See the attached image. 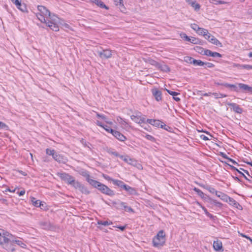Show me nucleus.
Segmentation results:
<instances>
[{
  "instance_id": "nucleus-1",
  "label": "nucleus",
  "mask_w": 252,
  "mask_h": 252,
  "mask_svg": "<svg viewBox=\"0 0 252 252\" xmlns=\"http://www.w3.org/2000/svg\"><path fill=\"white\" fill-rule=\"evenodd\" d=\"M11 238V234L0 229V245L6 251L13 252L15 251V249L9 243L12 240Z\"/></svg>"
},
{
  "instance_id": "nucleus-2",
  "label": "nucleus",
  "mask_w": 252,
  "mask_h": 252,
  "mask_svg": "<svg viewBox=\"0 0 252 252\" xmlns=\"http://www.w3.org/2000/svg\"><path fill=\"white\" fill-rule=\"evenodd\" d=\"M37 9L38 12L36 13V16L37 18L41 21L42 23H46L48 19H52L53 20H55V19H53V15H51V13L49 10H48L45 6L42 5H38L37 7Z\"/></svg>"
},
{
  "instance_id": "nucleus-3",
  "label": "nucleus",
  "mask_w": 252,
  "mask_h": 252,
  "mask_svg": "<svg viewBox=\"0 0 252 252\" xmlns=\"http://www.w3.org/2000/svg\"><path fill=\"white\" fill-rule=\"evenodd\" d=\"M90 185L97 189L101 193L107 195L112 196L115 195L114 191L109 188L107 186L96 181H91Z\"/></svg>"
},
{
  "instance_id": "nucleus-4",
  "label": "nucleus",
  "mask_w": 252,
  "mask_h": 252,
  "mask_svg": "<svg viewBox=\"0 0 252 252\" xmlns=\"http://www.w3.org/2000/svg\"><path fill=\"white\" fill-rule=\"evenodd\" d=\"M165 234L163 230H160L153 238V245L156 248H160L163 246L165 243Z\"/></svg>"
},
{
  "instance_id": "nucleus-5",
  "label": "nucleus",
  "mask_w": 252,
  "mask_h": 252,
  "mask_svg": "<svg viewBox=\"0 0 252 252\" xmlns=\"http://www.w3.org/2000/svg\"><path fill=\"white\" fill-rule=\"evenodd\" d=\"M57 175L62 180L73 187H74L75 183L76 182L73 176L65 172L58 173Z\"/></svg>"
},
{
  "instance_id": "nucleus-6",
  "label": "nucleus",
  "mask_w": 252,
  "mask_h": 252,
  "mask_svg": "<svg viewBox=\"0 0 252 252\" xmlns=\"http://www.w3.org/2000/svg\"><path fill=\"white\" fill-rule=\"evenodd\" d=\"M52 17L53 19H55V20H53L52 19H48V20H47V21L45 23L46 25L48 27H50V29L53 31H54L55 32L58 31L59 30V28L58 24L55 22L56 19L57 18V17L53 15Z\"/></svg>"
},
{
  "instance_id": "nucleus-7",
  "label": "nucleus",
  "mask_w": 252,
  "mask_h": 252,
  "mask_svg": "<svg viewBox=\"0 0 252 252\" xmlns=\"http://www.w3.org/2000/svg\"><path fill=\"white\" fill-rule=\"evenodd\" d=\"M113 51L109 49H103L102 51H98L97 54L102 59L110 58L112 56Z\"/></svg>"
},
{
  "instance_id": "nucleus-8",
  "label": "nucleus",
  "mask_w": 252,
  "mask_h": 252,
  "mask_svg": "<svg viewBox=\"0 0 252 252\" xmlns=\"http://www.w3.org/2000/svg\"><path fill=\"white\" fill-rule=\"evenodd\" d=\"M204 37L211 43L220 47H222L221 43H220V41H219L215 37V36L212 35L209 32L208 33L206 34V35H205Z\"/></svg>"
},
{
  "instance_id": "nucleus-9",
  "label": "nucleus",
  "mask_w": 252,
  "mask_h": 252,
  "mask_svg": "<svg viewBox=\"0 0 252 252\" xmlns=\"http://www.w3.org/2000/svg\"><path fill=\"white\" fill-rule=\"evenodd\" d=\"M73 187L76 189H79L82 193L85 194H88L90 192L84 185H82L78 181H76Z\"/></svg>"
},
{
  "instance_id": "nucleus-10",
  "label": "nucleus",
  "mask_w": 252,
  "mask_h": 252,
  "mask_svg": "<svg viewBox=\"0 0 252 252\" xmlns=\"http://www.w3.org/2000/svg\"><path fill=\"white\" fill-rule=\"evenodd\" d=\"M11 240L12 241H10V244L15 249V244L17 245L20 246L21 248H24L26 247V245L21 240H17L14 236L12 235Z\"/></svg>"
},
{
  "instance_id": "nucleus-11",
  "label": "nucleus",
  "mask_w": 252,
  "mask_h": 252,
  "mask_svg": "<svg viewBox=\"0 0 252 252\" xmlns=\"http://www.w3.org/2000/svg\"><path fill=\"white\" fill-rule=\"evenodd\" d=\"M227 105L231 107L234 112L238 114H242L243 112V109L240 106L235 103H228Z\"/></svg>"
},
{
  "instance_id": "nucleus-12",
  "label": "nucleus",
  "mask_w": 252,
  "mask_h": 252,
  "mask_svg": "<svg viewBox=\"0 0 252 252\" xmlns=\"http://www.w3.org/2000/svg\"><path fill=\"white\" fill-rule=\"evenodd\" d=\"M39 224L41 228L45 230H53L55 228L54 225L48 221H41Z\"/></svg>"
},
{
  "instance_id": "nucleus-13",
  "label": "nucleus",
  "mask_w": 252,
  "mask_h": 252,
  "mask_svg": "<svg viewBox=\"0 0 252 252\" xmlns=\"http://www.w3.org/2000/svg\"><path fill=\"white\" fill-rule=\"evenodd\" d=\"M112 134L120 141L124 142L126 139V138L125 135L117 130H114V131H112Z\"/></svg>"
},
{
  "instance_id": "nucleus-14",
  "label": "nucleus",
  "mask_w": 252,
  "mask_h": 252,
  "mask_svg": "<svg viewBox=\"0 0 252 252\" xmlns=\"http://www.w3.org/2000/svg\"><path fill=\"white\" fill-rule=\"evenodd\" d=\"M152 93L157 101H159L161 100L162 93L160 91L158 90L157 88H154L152 90Z\"/></svg>"
},
{
  "instance_id": "nucleus-15",
  "label": "nucleus",
  "mask_w": 252,
  "mask_h": 252,
  "mask_svg": "<svg viewBox=\"0 0 252 252\" xmlns=\"http://www.w3.org/2000/svg\"><path fill=\"white\" fill-rule=\"evenodd\" d=\"M53 159L59 163H65L67 159L63 155L58 154L56 152L53 157Z\"/></svg>"
},
{
  "instance_id": "nucleus-16",
  "label": "nucleus",
  "mask_w": 252,
  "mask_h": 252,
  "mask_svg": "<svg viewBox=\"0 0 252 252\" xmlns=\"http://www.w3.org/2000/svg\"><path fill=\"white\" fill-rule=\"evenodd\" d=\"M130 118L132 121L137 124L146 123V120L144 118L141 117L139 116L131 115Z\"/></svg>"
},
{
  "instance_id": "nucleus-17",
  "label": "nucleus",
  "mask_w": 252,
  "mask_h": 252,
  "mask_svg": "<svg viewBox=\"0 0 252 252\" xmlns=\"http://www.w3.org/2000/svg\"><path fill=\"white\" fill-rule=\"evenodd\" d=\"M162 122L158 120H155V119H147L146 120V123L150 124L153 126L158 127H160L161 125H162Z\"/></svg>"
},
{
  "instance_id": "nucleus-18",
  "label": "nucleus",
  "mask_w": 252,
  "mask_h": 252,
  "mask_svg": "<svg viewBox=\"0 0 252 252\" xmlns=\"http://www.w3.org/2000/svg\"><path fill=\"white\" fill-rule=\"evenodd\" d=\"M188 58L189 59V62L191 64L198 66L204 65V62L201 61V60H197L191 57H188Z\"/></svg>"
},
{
  "instance_id": "nucleus-19",
  "label": "nucleus",
  "mask_w": 252,
  "mask_h": 252,
  "mask_svg": "<svg viewBox=\"0 0 252 252\" xmlns=\"http://www.w3.org/2000/svg\"><path fill=\"white\" fill-rule=\"evenodd\" d=\"M238 85L240 89L244 90L246 92L252 93V87L243 83H239Z\"/></svg>"
},
{
  "instance_id": "nucleus-20",
  "label": "nucleus",
  "mask_w": 252,
  "mask_h": 252,
  "mask_svg": "<svg viewBox=\"0 0 252 252\" xmlns=\"http://www.w3.org/2000/svg\"><path fill=\"white\" fill-rule=\"evenodd\" d=\"M120 158L123 160L125 162L131 165H133L134 163L136 162V161L134 159L130 158L128 156L122 155L120 157Z\"/></svg>"
},
{
  "instance_id": "nucleus-21",
  "label": "nucleus",
  "mask_w": 252,
  "mask_h": 252,
  "mask_svg": "<svg viewBox=\"0 0 252 252\" xmlns=\"http://www.w3.org/2000/svg\"><path fill=\"white\" fill-rule=\"evenodd\" d=\"M213 248L217 251L222 250V242L219 240L214 241L213 243Z\"/></svg>"
},
{
  "instance_id": "nucleus-22",
  "label": "nucleus",
  "mask_w": 252,
  "mask_h": 252,
  "mask_svg": "<svg viewBox=\"0 0 252 252\" xmlns=\"http://www.w3.org/2000/svg\"><path fill=\"white\" fill-rule=\"evenodd\" d=\"M124 189H125L126 191L130 195H135L137 193L136 190L134 188H132L127 185H126L125 186H124Z\"/></svg>"
},
{
  "instance_id": "nucleus-23",
  "label": "nucleus",
  "mask_w": 252,
  "mask_h": 252,
  "mask_svg": "<svg viewBox=\"0 0 252 252\" xmlns=\"http://www.w3.org/2000/svg\"><path fill=\"white\" fill-rule=\"evenodd\" d=\"M31 201L35 207L41 208V206H43V204L39 200H36L34 197H31Z\"/></svg>"
},
{
  "instance_id": "nucleus-24",
  "label": "nucleus",
  "mask_w": 252,
  "mask_h": 252,
  "mask_svg": "<svg viewBox=\"0 0 252 252\" xmlns=\"http://www.w3.org/2000/svg\"><path fill=\"white\" fill-rule=\"evenodd\" d=\"M187 2H188L196 11H198L200 8V5L199 4L197 3L195 1H192L191 0H187Z\"/></svg>"
},
{
  "instance_id": "nucleus-25",
  "label": "nucleus",
  "mask_w": 252,
  "mask_h": 252,
  "mask_svg": "<svg viewBox=\"0 0 252 252\" xmlns=\"http://www.w3.org/2000/svg\"><path fill=\"white\" fill-rule=\"evenodd\" d=\"M117 121L123 128L126 129L129 127L128 123L122 118L119 117L117 119Z\"/></svg>"
},
{
  "instance_id": "nucleus-26",
  "label": "nucleus",
  "mask_w": 252,
  "mask_h": 252,
  "mask_svg": "<svg viewBox=\"0 0 252 252\" xmlns=\"http://www.w3.org/2000/svg\"><path fill=\"white\" fill-rule=\"evenodd\" d=\"M166 91L168 93V94L173 96V98L174 99V100H175L177 102L180 101V98L179 97L177 96V95L180 94L179 93L168 90H166Z\"/></svg>"
},
{
  "instance_id": "nucleus-27",
  "label": "nucleus",
  "mask_w": 252,
  "mask_h": 252,
  "mask_svg": "<svg viewBox=\"0 0 252 252\" xmlns=\"http://www.w3.org/2000/svg\"><path fill=\"white\" fill-rule=\"evenodd\" d=\"M113 184L114 185L117 186L123 189H124V186H125V185H126L123 181L117 179L113 180Z\"/></svg>"
},
{
  "instance_id": "nucleus-28",
  "label": "nucleus",
  "mask_w": 252,
  "mask_h": 252,
  "mask_svg": "<svg viewBox=\"0 0 252 252\" xmlns=\"http://www.w3.org/2000/svg\"><path fill=\"white\" fill-rule=\"evenodd\" d=\"M234 66L239 69H246L247 70L252 69V65L249 64H236Z\"/></svg>"
},
{
  "instance_id": "nucleus-29",
  "label": "nucleus",
  "mask_w": 252,
  "mask_h": 252,
  "mask_svg": "<svg viewBox=\"0 0 252 252\" xmlns=\"http://www.w3.org/2000/svg\"><path fill=\"white\" fill-rule=\"evenodd\" d=\"M80 174L86 178V181L89 183L90 185L91 181H94V180L90 178V176L87 171H83L81 173H80Z\"/></svg>"
},
{
  "instance_id": "nucleus-30",
  "label": "nucleus",
  "mask_w": 252,
  "mask_h": 252,
  "mask_svg": "<svg viewBox=\"0 0 252 252\" xmlns=\"http://www.w3.org/2000/svg\"><path fill=\"white\" fill-rule=\"evenodd\" d=\"M216 195L220 197L221 200L227 201V198H228V195L226 194L221 192H216Z\"/></svg>"
},
{
  "instance_id": "nucleus-31",
  "label": "nucleus",
  "mask_w": 252,
  "mask_h": 252,
  "mask_svg": "<svg viewBox=\"0 0 252 252\" xmlns=\"http://www.w3.org/2000/svg\"><path fill=\"white\" fill-rule=\"evenodd\" d=\"M193 190L195 191L201 198L204 199L205 198V194L199 189L194 187Z\"/></svg>"
},
{
  "instance_id": "nucleus-32",
  "label": "nucleus",
  "mask_w": 252,
  "mask_h": 252,
  "mask_svg": "<svg viewBox=\"0 0 252 252\" xmlns=\"http://www.w3.org/2000/svg\"><path fill=\"white\" fill-rule=\"evenodd\" d=\"M94 2L101 8H105L106 9H108V7L105 5L103 2L100 0H94Z\"/></svg>"
},
{
  "instance_id": "nucleus-33",
  "label": "nucleus",
  "mask_w": 252,
  "mask_h": 252,
  "mask_svg": "<svg viewBox=\"0 0 252 252\" xmlns=\"http://www.w3.org/2000/svg\"><path fill=\"white\" fill-rule=\"evenodd\" d=\"M17 8L22 12H25L27 11V7L25 4L21 3V0L19 2V5L15 4Z\"/></svg>"
},
{
  "instance_id": "nucleus-34",
  "label": "nucleus",
  "mask_w": 252,
  "mask_h": 252,
  "mask_svg": "<svg viewBox=\"0 0 252 252\" xmlns=\"http://www.w3.org/2000/svg\"><path fill=\"white\" fill-rule=\"evenodd\" d=\"M198 34L203 35L204 37L206 35L207 33H208V31L207 30L204 28H200L196 32Z\"/></svg>"
},
{
  "instance_id": "nucleus-35",
  "label": "nucleus",
  "mask_w": 252,
  "mask_h": 252,
  "mask_svg": "<svg viewBox=\"0 0 252 252\" xmlns=\"http://www.w3.org/2000/svg\"><path fill=\"white\" fill-rule=\"evenodd\" d=\"M107 152L109 154L113 155L115 157H119L120 158L121 156L120 154H119L117 152H116L115 151L112 149H108L107 150Z\"/></svg>"
},
{
  "instance_id": "nucleus-36",
  "label": "nucleus",
  "mask_w": 252,
  "mask_h": 252,
  "mask_svg": "<svg viewBox=\"0 0 252 252\" xmlns=\"http://www.w3.org/2000/svg\"><path fill=\"white\" fill-rule=\"evenodd\" d=\"M158 66L160 68V69L162 71H163L164 72H169L170 71V68L168 67V65L166 64H163V65H158Z\"/></svg>"
},
{
  "instance_id": "nucleus-37",
  "label": "nucleus",
  "mask_w": 252,
  "mask_h": 252,
  "mask_svg": "<svg viewBox=\"0 0 252 252\" xmlns=\"http://www.w3.org/2000/svg\"><path fill=\"white\" fill-rule=\"evenodd\" d=\"M209 1L210 3L216 4V5L225 4L227 3L226 2H225L224 1L220 0H210Z\"/></svg>"
},
{
  "instance_id": "nucleus-38",
  "label": "nucleus",
  "mask_w": 252,
  "mask_h": 252,
  "mask_svg": "<svg viewBox=\"0 0 252 252\" xmlns=\"http://www.w3.org/2000/svg\"><path fill=\"white\" fill-rule=\"evenodd\" d=\"M230 167L232 170L236 171L238 173L241 174L245 179H247V176L241 171L242 170L240 169L239 170L233 166H230Z\"/></svg>"
},
{
  "instance_id": "nucleus-39",
  "label": "nucleus",
  "mask_w": 252,
  "mask_h": 252,
  "mask_svg": "<svg viewBox=\"0 0 252 252\" xmlns=\"http://www.w3.org/2000/svg\"><path fill=\"white\" fill-rule=\"evenodd\" d=\"M227 201H229V203L234 206H236L239 203L233 198L228 196Z\"/></svg>"
},
{
  "instance_id": "nucleus-40",
  "label": "nucleus",
  "mask_w": 252,
  "mask_h": 252,
  "mask_svg": "<svg viewBox=\"0 0 252 252\" xmlns=\"http://www.w3.org/2000/svg\"><path fill=\"white\" fill-rule=\"evenodd\" d=\"M112 224V222L111 221H102V220H98L97 221V224L98 225H103L104 226L109 225Z\"/></svg>"
},
{
  "instance_id": "nucleus-41",
  "label": "nucleus",
  "mask_w": 252,
  "mask_h": 252,
  "mask_svg": "<svg viewBox=\"0 0 252 252\" xmlns=\"http://www.w3.org/2000/svg\"><path fill=\"white\" fill-rule=\"evenodd\" d=\"M123 209H124L126 211L128 212H132V213L134 212L133 209L131 207L128 206L127 205L126 203L125 202V205H124Z\"/></svg>"
},
{
  "instance_id": "nucleus-42",
  "label": "nucleus",
  "mask_w": 252,
  "mask_h": 252,
  "mask_svg": "<svg viewBox=\"0 0 252 252\" xmlns=\"http://www.w3.org/2000/svg\"><path fill=\"white\" fill-rule=\"evenodd\" d=\"M194 50L198 53L203 55L205 49L200 46H196Z\"/></svg>"
},
{
  "instance_id": "nucleus-43",
  "label": "nucleus",
  "mask_w": 252,
  "mask_h": 252,
  "mask_svg": "<svg viewBox=\"0 0 252 252\" xmlns=\"http://www.w3.org/2000/svg\"><path fill=\"white\" fill-rule=\"evenodd\" d=\"M55 153H56V151L54 149H47L46 150V154L48 155L49 156H51L52 157V158L54 156V154Z\"/></svg>"
},
{
  "instance_id": "nucleus-44",
  "label": "nucleus",
  "mask_w": 252,
  "mask_h": 252,
  "mask_svg": "<svg viewBox=\"0 0 252 252\" xmlns=\"http://www.w3.org/2000/svg\"><path fill=\"white\" fill-rule=\"evenodd\" d=\"M146 62L149 63L150 64H151L153 65L156 66H158V62H157L156 61H155L152 59H147V61H146Z\"/></svg>"
},
{
  "instance_id": "nucleus-45",
  "label": "nucleus",
  "mask_w": 252,
  "mask_h": 252,
  "mask_svg": "<svg viewBox=\"0 0 252 252\" xmlns=\"http://www.w3.org/2000/svg\"><path fill=\"white\" fill-rule=\"evenodd\" d=\"M160 127L168 131H171V130L172 129V128L171 127L165 125L164 123H162V125H161Z\"/></svg>"
},
{
  "instance_id": "nucleus-46",
  "label": "nucleus",
  "mask_w": 252,
  "mask_h": 252,
  "mask_svg": "<svg viewBox=\"0 0 252 252\" xmlns=\"http://www.w3.org/2000/svg\"><path fill=\"white\" fill-rule=\"evenodd\" d=\"M209 199L213 203H214L217 207L219 208H221L222 207V204L221 203L218 202L216 200H213L210 198H209Z\"/></svg>"
},
{
  "instance_id": "nucleus-47",
  "label": "nucleus",
  "mask_w": 252,
  "mask_h": 252,
  "mask_svg": "<svg viewBox=\"0 0 252 252\" xmlns=\"http://www.w3.org/2000/svg\"><path fill=\"white\" fill-rule=\"evenodd\" d=\"M115 204L117 205V208L119 209H123L124 205H125V202L119 201L117 203H115Z\"/></svg>"
},
{
  "instance_id": "nucleus-48",
  "label": "nucleus",
  "mask_w": 252,
  "mask_h": 252,
  "mask_svg": "<svg viewBox=\"0 0 252 252\" xmlns=\"http://www.w3.org/2000/svg\"><path fill=\"white\" fill-rule=\"evenodd\" d=\"M103 127L106 131H107L109 133H112V131H114V129L111 128L110 126L103 125Z\"/></svg>"
},
{
  "instance_id": "nucleus-49",
  "label": "nucleus",
  "mask_w": 252,
  "mask_h": 252,
  "mask_svg": "<svg viewBox=\"0 0 252 252\" xmlns=\"http://www.w3.org/2000/svg\"><path fill=\"white\" fill-rule=\"evenodd\" d=\"M190 27L194 31H195L196 32L198 31L199 29H200L201 28L199 27V26L196 24H191L190 25Z\"/></svg>"
},
{
  "instance_id": "nucleus-50",
  "label": "nucleus",
  "mask_w": 252,
  "mask_h": 252,
  "mask_svg": "<svg viewBox=\"0 0 252 252\" xmlns=\"http://www.w3.org/2000/svg\"><path fill=\"white\" fill-rule=\"evenodd\" d=\"M114 3L117 6H124L123 0H114Z\"/></svg>"
},
{
  "instance_id": "nucleus-51",
  "label": "nucleus",
  "mask_w": 252,
  "mask_h": 252,
  "mask_svg": "<svg viewBox=\"0 0 252 252\" xmlns=\"http://www.w3.org/2000/svg\"><path fill=\"white\" fill-rule=\"evenodd\" d=\"M203 55H206L207 56L212 57L213 52L209 50L205 49Z\"/></svg>"
},
{
  "instance_id": "nucleus-52",
  "label": "nucleus",
  "mask_w": 252,
  "mask_h": 252,
  "mask_svg": "<svg viewBox=\"0 0 252 252\" xmlns=\"http://www.w3.org/2000/svg\"><path fill=\"white\" fill-rule=\"evenodd\" d=\"M102 177L105 179H106V180L108 181H112L113 182V180H115V179H112V178H111L110 176H109L108 175H106V174H102Z\"/></svg>"
},
{
  "instance_id": "nucleus-53",
  "label": "nucleus",
  "mask_w": 252,
  "mask_h": 252,
  "mask_svg": "<svg viewBox=\"0 0 252 252\" xmlns=\"http://www.w3.org/2000/svg\"><path fill=\"white\" fill-rule=\"evenodd\" d=\"M145 138L151 141L155 142V138L152 135L149 134H146L145 136Z\"/></svg>"
},
{
  "instance_id": "nucleus-54",
  "label": "nucleus",
  "mask_w": 252,
  "mask_h": 252,
  "mask_svg": "<svg viewBox=\"0 0 252 252\" xmlns=\"http://www.w3.org/2000/svg\"><path fill=\"white\" fill-rule=\"evenodd\" d=\"M204 65H205V68H212L215 66L214 64L209 62H204Z\"/></svg>"
},
{
  "instance_id": "nucleus-55",
  "label": "nucleus",
  "mask_w": 252,
  "mask_h": 252,
  "mask_svg": "<svg viewBox=\"0 0 252 252\" xmlns=\"http://www.w3.org/2000/svg\"><path fill=\"white\" fill-rule=\"evenodd\" d=\"M207 189L209 190V191L212 193H215L216 194V192H217V191L213 188L212 187H209L207 188Z\"/></svg>"
},
{
  "instance_id": "nucleus-56",
  "label": "nucleus",
  "mask_w": 252,
  "mask_h": 252,
  "mask_svg": "<svg viewBox=\"0 0 252 252\" xmlns=\"http://www.w3.org/2000/svg\"><path fill=\"white\" fill-rule=\"evenodd\" d=\"M96 117L98 118H101L102 119L104 120H106L107 119L106 116H105V115H102V114H100L98 113H96Z\"/></svg>"
},
{
  "instance_id": "nucleus-57",
  "label": "nucleus",
  "mask_w": 252,
  "mask_h": 252,
  "mask_svg": "<svg viewBox=\"0 0 252 252\" xmlns=\"http://www.w3.org/2000/svg\"><path fill=\"white\" fill-rule=\"evenodd\" d=\"M182 37L184 38L185 40L189 41H190V37L187 35L186 34L183 33L181 34Z\"/></svg>"
},
{
  "instance_id": "nucleus-58",
  "label": "nucleus",
  "mask_w": 252,
  "mask_h": 252,
  "mask_svg": "<svg viewBox=\"0 0 252 252\" xmlns=\"http://www.w3.org/2000/svg\"><path fill=\"white\" fill-rule=\"evenodd\" d=\"M230 89H232V90H233L234 91H235L237 92H238L239 91L238 87L235 85H234V84H232Z\"/></svg>"
},
{
  "instance_id": "nucleus-59",
  "label": "nucleus",
  "mask_w": 252,
  "mask_h": 252,
  "mask_svg": "<svg viewBox=\"0 0 252 252\" xmlns=\"http://www.w3.org/2000/svg\"><path fill=\"white\" fill-rule=\"evenodd\" d=\"M207 216L210 218L211 220H215L217 219V217L213 216L212 214L210 213L207 215Z\"/></svg>"
},
{
  "instance_id": "nucleus-60",
  "label": "nucleus",
  "mask_w": 252,
  "mask_h": 252,
  "mask_svg": "<svg viewBox=\"0 0 252 252\" xmlns=\"http://www.w3.org/2000/svg\"><path fill=\"white\" fill-rule=\"evenodd\" d=\"M212 57L221 58L222 57V55L218 52H213Z\"/></svg>"
},
{
  "instance_id": "nucleus-61",
  "label": "nucleus",
  "mask_w": 252,
  "mask_h": 252,
  "mask_svg": "<svg viewBox=\"0 0 252 252\" xmlns=\"http://www.w3.org/2000/svg\"><path fill=\"white\" fill-rule=\"evenodd\" d=\"M7 127V125L4 123L0 121V128H5Z\"/></svg>"
},
{
  "instance_id": "nucleus-62",
  "label": "nucleus",
  "mask_w": 252,
  "mask_h": 252,
  "mask_svg": "<svg viewBox=\"0 0 252 252\" xmlns=\"http://www.w3.org/2000/svg\"><path fill=\"white\" fill-rule=\"evenodd\" d=\"M197 39L194 37H191V38H190V41L189 42L193 43V44H196Z\"/></svg>"
},
{
  "instance_id": "nucleus-63",
  "label": "nucleus",
  "mask_w": 252,
  "mask_h": 252,
  "mask_svg": "<svg viewBox=\"0 0 252 252\" xmlns=\"http://www.w3.org/2000/svg\"><path fill=\"white\" fill-rule=\"evenodd\" d=\"M240 169L244 172L247 175H248L249 177H251L252 178V174L251 175L250 174L248 171L245 170L244 169L241 168Z\"/></svg>"
},
{
  "instance_id": "nucleus-64",
  "label": "nucleus",
  "mask_w": 252,
  "mask_h": 252,
  "mask_svg": "<svg viewBox=\"0 0 252 252\" xmlns=\"http://www.w3.org/2000/svg\"><path fill=\"white\" fill-rule=\"evenodd\" d=\"M200 137L201 139L205 141L209 140V139L206 136L203 134L201 135Z\"/></svg>"
}]
</instances>
